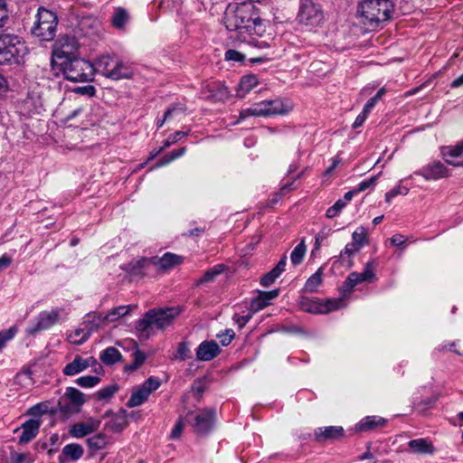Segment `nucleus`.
<instances>
[{
    "label": "nucleus",
    "mask_w": 463,
    "mask_h": 463,
    "mask_svg": "<svg viewBox=\"0 0 463 463\" xmlns=\"http://www.w3.org/2000/svg\"><path fill=\"white\" fill-rule=\"evenodd\" d=\"M115 61L109 55H103L97 60L95 71L100 72L109 79V73L113 67Z\"/></svg>",
    "instance_id": "nucleus-34"
},
{
    "label": "nucleus",
    "mask_w": 463,
    "mask_h": 463,
    "mask_svg": "<svg viewBox=\"0 0 463 463\" xmlns=\"http://www.w3.org/2000/svg\"><path fill=\"white\" fill-rule=\"evenodd\" d=\"M307 247L305 241L302 240L293 250L290 254V260L294 266L299 265L306 254Z\"/></svg>",
    "instance_id": "nucleus-38"
},
{
    "label": "nucleus",
    "mask_w": 463,
    "mask_h": 463,
    "mask_svg": "<svg viewBox=\"0 0 463 463\" xmlns=\"http://www.w3.org/2000/svg\"><path fill=\"white\" fill-rule=\"evenodd\" d=\"M118 385L117 384L106 386L98 391L95 396L98 400L108 401L118 391Z\"/></svg>",
    "instance_id": "nucleus-42"
},
{
    "label": "nucleus",
    "mask_w": 463,
    "mask_h": 463,
    "mask_svg": "<svg viewBox=\"0 0 463 463\" xmlns=\"http://www.w3.org/2000/svg\"><path fill=\"white\" fill-rule=\"evenodd\" d=\"M183 262V257L172 252H166L162 257H152L153 266L157 267L160 270H167Z\"/></svg>",
    "instance_id": "nucleus-19"
},
{
    "label": "nucleus",
    "mask_w": 463,
    "mask_h": 463,
    "mask_svg": "<svg viewBox=\"0 0 463 463\" xmlns=\"http://www.w3.org/2000/svg\"><path fill=\"white\" fill-rule=\"evenodd\" d=\"M244 59H245V55L236 50L229 49L225 52V60L226 61L241 62V61H243Z\"/></svg>",
    "instance_id": "nucleus-56"
},
{
    "label": "nucleus",
    "mask_w": 463,
    "mask_h": 463,
    "mask_svg": "<svg viewBox=\"0 0 463 463\" xmlns=\"http://www.w3.org/2000/svg\"><path fill=\"white\" fill-rule=\"evenodd\" d=\"M352 239L354 245H358L360 248L367 243V234L364 227H359L352 234Z\"/></svg>",
    "instance_id": "nucleus-44"
},
{
    "label": "nucleus",
    "mask_w": 463,
    "mask_h": 463,
    "mask_svg": "<svg viewBox=\"0 0 463 463\" xmlns=\"http://www.w3.org/2000/svg\"><path fill=\"white\" fill-rule=\"evenodd\" d=\"M99 359L106 365H112L122 359L120 352L113 347H107L99 355Z\"/></svg>",
    "instance_id": "nucleus-30"
},
{
    "label": "nucleus",
    "mask_w": 463,
    "mask_h": 463,
    "mask_svg": "<svg viewBox=\"0 0 463 463\" xmlns=\"http://www.w3.org/2000/svg\"><path fill=\"white\" fill-rule=\"evenodd\" d=\"M160 384L161 382L157 378L151 376L143 383L141 387L151 394L153 391H156L160 387Z\"/></svg>",
    "instance_id": "nucleus-48"
},
{
    "label": "nucleus",
    "mask_w": 463,
    "mask_h": 463,
    "mask_svg": "<svg viewBox=\"0 0 463 463\" xmlns=\"http://www.w3.org/2000/svg\"><path fill=\"white\" fill-rule=\"evenodd\" d=\"M344 305L341 298L328 299L326 303H320L307 298H301L299 301L300 308L307 313L325 314L339 309Z\"/></svg>",
    "instance_id": "nucleus-10"
},
{
    "label": "nucleus",
    "mask_w": 463,
    "mask_h": 463,
    "mask_svg": "<svg viewBox=\"0 0 463 463\" xmlns=\"http://www.w3.org/2000/svg\"><path fill=\"white\" fill-rule=\"evenodd\" d=\"M128 425V421H123L119 418H118L117 414L115 415L114 419L109 420L107 423L108 428L113 431V432H119L122 430H124Z\"/></svg>",
    "instance_id": "nucleus-46"
},
{
    "label": "nucleus",
    "mask_w": 463,
    "mask_h": 463,
    "mask_svg": "<svg viewBox=\"0 0 463 463\" xmlns=\"http://www.w3.org/2000/svg\"><path fill=\"white\" fill-rule=\"evenodd\" d=\"M57 25L58 17L56 14L44 7H40L31 28V33L40 41L49 42L54 39Z\"/></svg>",
    "instance_id": "nucleus-5"
},
{
    "label": "nucleus",
    "mask_w": 463,
    "mask_h": 463,
    "mask_svg": "<svg viewBox=\"0 0 463 463\" xmlns=\"http://www.w3.org/2000/svg\"><path fill=\"white\" fill-rule=\"evenodd\" d=\"M221 352L218 344L212 341L202 342L196 349V358L200 361H211Z\"/></svg>",
    "instance_id": "nucleus-17"
},
{
    "label": "nucleus",
    "mask_w": 463,
    "mask_h": 463,
    "mask_svg": "<svg viewBox=\"0 0 463 463\" xmlns=\"http://www.w3.org/2000/svg\"><path fill=\"white\" fill-rule=\"evenodd\" d=\"M177 358L181 361L191 358V352L186 343H180L177 348Z\"/></svg>",
    "instance_id": "nucleus-55"
},
{
    "label": "nucleus",
    "mask_w": 463,
    "mask_h": 463,
    "mask_svg": "<svg viewBox=\"0 0 463 463\" xmlns=\"http://www.w3.org/2000/svg\"><path fill=\"white\" fill-rule=\"evenodd\" d=\"M297 18L301 24L317 27L322 24L324 13L321 5L315 0H300Z\"/></svg>",
    "instance_id": "nucleus-8"
},
{
    "label": "nucleus",
    "mask_w": 463,
    "mask_h": 463,
    "mask_svg": "<svg viewBox=\"0 0 463 463\" xmlns=\"http://www.w3.org/2000/svg\"><path fill=\"white\" fill-rule=\"evenodd\" d=\"M104 317L93 312L86 315L83 320V325L86 328V333L79 340H74L77 345H82L90 336L91 333L98 330L102 322L105 321Z\"/></svg>",
    "instance_id": "nucleus-16"
},
{
    "label": "nucleus",
    "mask_w": 463,
    "mask_h": 463,
    "mask_svg": "<svg viewBox=\"0 0 463 463\" xmlns=\"http://www.w3.org/2000/svg\"><path fill=\"white\" fill-rule=\"evenodd\" d=\"M184 109L182 106H174L172 108H169L165 112L164 118L162 119L157 120V128H160L163 127L164 123L172 118V116L177 112H184Z\"/></svg>",
    "instance_id": "nucleus-47"
},
{
    "label": "nucleus",
    "mask_w": 463,
    "mask_h": 463,
    "mask_svg": "<svg viewBox=\"0 0 463 463\" xmlns=\"http://www.w3.org/2000/svg\"><path fill=\"white\" fill-rule=\"evenodd\" d=\"M279 294V289L271 291H260L257 298L253 299L250 304L251 310L258 311L263 309L270 304V301L276 298Z\"/></svg>",
    "instance_id": "nucleus-23"
},
{
    "label": "nucleus",
    "mask_w": 463,
    "mask_h": 463,
    "mask_svg": "<svg viewBox=\"0 0 463 463\" xmlns=\"http://www.w3.org/2000/svg\"><path fill=\"white\" fill-rule=\"evenodd\" d=\"M148 312L153 313L151 317L152 325L158 329H164L168 326L178 315V312L173 307L150 309Z\"/></svg>",
    "instance_id": "nucleus-14"
},
{
    "label": "nucleus",
    "mask_w": 463,
    "mask_h": 463,
    "mask_svg": "<svg viewBox=\"0 0 463 463\" xmlns=\"http://www.w3.org/2000/svg\"><path fill=\"white\" fill-rule=\"evenodd\" d=\"M442 155L448 164L453 166L463 165V140L454 146H444Z\"/></svg>",
    "instance_id": "nucleus-18"
},
{
    "label": "nucleus",
    "mask_w": 463,
    "mask_h": 463,
    "mask_svg": "<svg viewBox=\"0 0 463 463\" xmlns=\"http://www.w3.org/2000/svg\"><path fill=\"white\" fill-rule=\"evenodd\" d=\"M234 336L235 333L232 329H226L224 333L217 335V337L220 338L221 344L223 346L230 345Z\"/></svg>",
    "instance_id": "nucleus-57"
},
{
    "label": "nucleus",
    "mask_w": 463,
    "mask_h": 463,
    "mask_svg": "<svg viewBox=\"0 0 463 463\" xmlns=\"http://www.w3.org/2000/svg\"><path fill=\"white\" fill-rule=\"evenodd\" d=\"M9 21V14L4 0H0V28Z\"/></svg>",
    "instance_id": "nucleus-60"
},
{
    "label": "nucleus",
    "mask_w": 463,
    "mask_h": 463,
    "mask_svg": "<svg viewBox=\"0 0 463 463\" xmlns=\"http://www.w3.org/2000/svg\"><path fill=\"white\" fill-rule=\"evenodd\" d=\"M206 389V386L203 380L199 379L194 382V383L192 386L193 392L197 395H202Z\"/></svg>",
    "instance_id": "nucleus-63"
},
{
    "label": "nucleus",
    "mask_w": 463,
    "mask_h": 463,
    "mask_svg": "<svg viewBox=\"0 0 463 463\" xmlns=\"http://www.w3.org/2000/svg\"><path fill=\"white\" fill-rule=\"evenodd\" d=\"M27 53L25 42L17 34L0 32V65L18 64Z\"/></svg>",
    "instance_id": "nucleus-3"
},
{
    "label": "nucleus",
    "mask_w": 463,
    "mask_h": 463,
    "mask_svg": "<svg viewBox=\"0 0 463 463\" xmlns=\"http://www.w3.org/2000/svg\"><path fill=\"white\" fill-rule=\"evenodd\" d=\"M258 84L257 77L253 74L245 75L241 79L239 87L237 89L236 96L244 98Z\"/></svg>",
    "instance_id": "nucleus-28"
},
{
    "label": "nucleus",
    "mask_w": 463,
    "mask_h": 463,
    "mask_svg": "<svg viewBox=\"0 0 463 463\" xmlns=\"http://www.w3.org/2000/svg\"><path fill=\"white\" fill-rule=\"evenodd\" d=\"M86 442L90 449L94 452L105 449L108 444V439L105 434L98 433L87 439Z\"/></svg>",
    "instance_id": "nucleus-36"
},
{
    "label": "nucleus",
    "mask_w": 463,
    "mask_h": 463,
    "mask_svg": "<svg viewBox=\"0 0 463 463\" xmlns=\"http://www.w3.org/2000/svg\"><path fill=\"white\" fill-rule=\"evenodd\" d=\"M149 395L150 394L145 389L139 386L132 392L129 400L127 402V406L129 408L140 406L146 401H147Z\"/></svg>",
    "instance_id": "nucleus-31"
},
{
    "label": "nucleus",
    "mask_w": 463,
    "mask_h": 463,
    "mask_svg": "<svg viewBox=\"0 0 463 463\" xmlns=\"http://www.w3.org/2000/svg\"><path fill=\"white\" fill-rule=\"evenodd\" d=\"M279 277V275L278 273H276V271H274L273 269H271L270 271H269L268 273L264 274L261 279H260V284L263 286V287H269L270 286L271 284H273L275 282V280Z\"/></svg>",
    "instance_id": "nucleus-52"
},
{
    "label": "nucleus",
    "mask_w": 463,
    "mask_h": 463,
    "mask_svg": "<svg viewBox=\"0 0 463 463\" xmlns=\"http://www.w3.org/2000/svg\"><path fill=\"white\" fill-rule=\"evenodd\" d=\"M62 396L70 401L79 411L80 407L86 402L84 393L74 387H67Z\"/></svg>",
    "instance_id": "nucleus-27"
},
{
    "label": "nucleus",
    "mask_w": 463,
    "mask_h": 463,
    "mask_svg": "<svg viewBox=\"0 0 463 463\" xmlns=\"http://www.w3.org/2000/svg\"><path fill=\"white\" fill-rule=\"evenodd\" d=\"M186 419L196 434L207 435L214 428L216 410L214 408H204L197 411H191L187 414Z\"/></svg>",
    "instance_id": "nucleus-7"
},
{
    "label": "nucleus",
    "mask_w": 463,
    "mask_h": 463,
    "mask_svg": "<svg viewBox=\"0 0 463 463\" xmlns=\"http://www.w3.org/2000/svg\"><path fill=\"white\" fill-rule=\"evenodd\" d=\"M408 446L417 454H433L435 452L433 444L426 439H411L409 441Z\"/></svg>",
    "instance_id": "nucleus-25"
},
{
    "label": "nucleus",
    "mask_w": 463,
    "mask_h": 463,
    "mask_svg": "<svg viewBox=\"0 0 463 463\" xmlns=\"http://www.w3.org/2000/svg\"><path fill=\"white\" fill-rule=\"evenodd\" d=\"M374 277L373 262H367L363 272H352L348 275L341 289L345 295L351 293L356 285L363 282H371Z\"/></svg>",
    "instance_id": "nucleus-11"
},
{
    "label": "nucleus",
    "mask_w": 463,
    "mask_h": 463,
    "mask_svg": "<svg viewBox=\"0 0 463 463\" xmlns=\"http://www.w3.org/2000/svg\"><path fill=\"white\" fill-rule=\"evenodd\" d=\"M100 382V378L93 375H85L76 379L75 383L82 388H90L96 386Z\"/></svg>",
    "instance_id": "nucleus-43"
},
{
    "label": "nucleus",
    "mask_w": 463,
    "mask_h": 463,
    "mask_svg": "<svg viewBox=\"0 0 463 463\" xmlns=\"http://www.w3.org/2000/svg\"><path fill=\"white\" fill-rule=\"evenodd\" d=\"M152 315V312L147 311L143 318L137 321L136 329L140 332H146L148 328L153 326L151 320Z\"/></svg>",
    "instance_id": "nucleus-45"
},
{
    "label": "nucleus",
    "mask_w": 463,
    "mask_h": 463,
    "mask_svg": "<svg viewBox=\"0 0 463 463\" xmlns=\"http://www.w3.org/2000/svg\"><path fill=\"white\" fill-rule=\"evenodd\" d=\"M73 91L77 94L86 95L88 97H93L95 95L96 90L91 85L77 87L73 90Z\"/></svg>",
    "instance_id": "nucleus-59"
},
{
    "label": "nucleus",
    "mask_w": 463,
    "mask_h": 463,
    "mask_svg": "<svg viewBox=\"0 0 463 463\" xmlns=\"http://www.w3.org/2000/svg\"><path fill=\"white\" fill-rule=\"evenodd\" d=\"M360 250V247L358 245H354V242L348 243L345 250L341 251L340 257L345 258V255L348 257L353 256L354 253H356Z\"/></svg>",
    "instance_id": "nucleus-61"
},
{
    "label": "nucleus",
    "mask_w": 463,
    "mask_h": 463,
    "mask_svg": "<svg viewBox=\"0 0 463 463\" xmlns=\"http://www.w3.org/2000/svg\"><path fill=\"white\" fill-rule=\"evenodd\" d=\"M184 422L181 419H179V420L175 423V427L173 428L172 431H171V439H177L180 438L182 432H183V430H184Z\"/></svg>",
    "instance_id": "nucleus-62"
},
{
    "label": "nucleus",
    "mask_w": 463,
    "mask_h": 463,
    "mask_svg": "<svg viewBox=\"0 0 463 463\" xmlns=\"http://www.w3.org/2000/svg\"><path fill=\"white\" fill-rule=\"evenodd\" d=\"M324 268L320 267L312 276H310L304 286L303 290L307 293H315L323 281Z\"/></svg>",
    "instance_id": "nucleus-29"
},
{
    "label": "nucleus",
    "mask_w": 463,
    "mask_h": 463,
    "mask_svg": "<svg viewBox=\"0 0 463 463\" xmlns=\"http://www.w3.org/2000/svg\"><path fill=\"white\" fill-rule=\"evenodd\" d=\"M287 265V256L284 255L280 260L279 261V263L272 269L274 271H276V273H278L279 275H280L284 270H285V267Z\"/></svg>",
    "instance_id": "nucleus-64"
},
{
    "label": "nucleus",
    "mask_w": 463,
    "mask_h": 463,
    "mask_svg": "<svg viewBox=\"0 0 463 463\" xmlns=\"http://www.w3.org/2000/svg\"><path fill=\"white\" fill-rule=\"evenodd\" d=\"M22 433L19 437L20 444H26L30 442L33 438L36 437L39 428L40 422L36 420H28L22 425Z\"/></svg>",
    "instance_id": "nucleus-22"
},
{
    "label": "nucleus",
    "mask_w": 463,
    "mask_h": 463,
    "mask_svg": "<svg viewBox=\"0 0 463 463\" xmlns=\"http://www.w3.org/2000/svg\"><path fill=\"white\" fill-rule=\"evenodd\" d=\"M290 108L281 99H269L253 104L250 108L241 111L240 118L244 119L249 116L268 117L272 115H283L288 113Z\"/></svg>",
    "instance_id": "nucleus-6"
},
{
    "label": "nucleus",
    "mask_w": 463,
    "mask_h": 463,
    "mask_svg": "<svg viewBox=\"0 0 463 463\" xmlns=\"http://www.w3.org/2000/svg\"><path fill=\"white\" fill-rule=\"evenodd\" d=\"M61 311V309L55 308L51 311L41 312L36 318L35 325L27 328V333L35 335L38 332L49 329L58 322Z\"/></svg>",
    "instance_id": "nucleus-12"
},
{
    "label": "nucleus",
    "mask_w": 463,
    "mask_h": 463,
    "mask_svg": "<svg viewBox=\"0 0 463 463\" xmlns=\"http://www.w3.org/2000/svg\"><path fill=\"white\" fill-rule=\"evenodd\" d=\"M345 202H344L342 199L337 200L333 206L327 209L326 213V217L329 219L335 217L345 206Z\"/></svg>",
    "instance_id": "nucleus-49"
},
{
    "label": "nucleus",
    "mask_w": 463,
    "mask_h": 463,
    "mask_svg": "<svg viewBox=\"0 0 463 463\" xmlns=\"http://www.w3.org/2000/svg\"><path fill=\"white\" fill-rule=\"evenodd\" d=\"M377 179H378V175H374L367 180H364L358 184V186L355 190L358 193H361V192L365 191L366 189L373 188L375 186Z\"/></svg>",
    "instance_id": "nucleus-53"
},
{
    "label": "nucleus",
    "mask_w": 463,
    "mask_h": 463,
    "mask_svg": "<svg viewBox=\"0 0 463 463\" xmlns=\"http://www.w3.org/2000/svg\"><path fill=\"white\" fill-rule=\"evenodd\" d=\"M315 439L317 442L338 439L345 435V430L340 426H328L317 428L315 430Z\"/></svg>",
    "instance_id": "nucleus-20"
},
{
    "label": "nucleus",
    "mask_w": 463,
    "mask_h": 463,
    "mask_svg": "<svg viewBox=\"0 0 463 463\" xmlns=\"http://www.w3.org/2000/svg\"><path fill=\"white\" fill-rule=\"evenodd\" d=\"M60 411L65 416L71 415L80 412L70 401L61 396L57 404V409L53 410L52 412Z\"/></svg>",
    "instance_id": "nucleus-37"
},
{
    "label": "nucleus",
    "mask_w": 463,
    "mask_h": 463,
    "mask_svg": "<svg viewBox=\"0 0 463 463\" xmlns=\"http://www.w3.org/2000/svg\"><path fill=\"white\" fill-rule=\"evenodd\" d=\"M385 419L377 416H367L364 418L356 426L355 429L358 431H369L377 427L383 426L385 424Z\"/></svg>",
    "instance_id": "nucleus-26"
},
{
    "label": "nucleus",
    "mask_w": 463,
    "mask_h": 463,
    "mask_svg": "<svg viewBox=\"0 0 463 463\" xmlns=\"http://www.w3.org/2000/svg\"><path fill=\"white\" fill-rule=\"evenodd\" d=\"M130 308L131 306H119L115 307L104 317V319L108 321H115L128 314Z\"/></svg>",
    "instance_id": "nucleus-41"
},
{
    "label": "nucleus",
    "mask_w": 463,
    "mask_h": 463,
    "mask_svg": "<svg viewBox=\"0 0 463 463\" xmlns=\"http://www.w3.org/2000/svg\"><path fill=\"white\" fill-rule=\"evenodd\" d=\"M188 135V132L184 131H176L174 134L170 135L166 140L164 142L163 148H167L171 145L175 144L177 141H179L182 137H186Z\"/></svg>",
    "instance_id": "nucleus-50"
},
{
    "label": "nucleus",
    "mask_w": 463,
    "mask_h": 463,
    "mask_svg": "<svg viewBox=\"0 0 463 463\" xmlns=\"http://www.w3.org/2000/svg\"><path fill=\"white\" fill-rule=\"evenodd\" d=\"M134 75L133 69L122 61H115V63L109 73V79L119 80L123 79H131Z\"/></svg>",
    "instance_id": "nucleus-21"
},
{
    "label": "nucleus",
    "mask_w": 463,
    "mask_h": 463,
    "mask_svg": "<svg viewBox=\"0 0 463 463\" xmlns=\"http://www.w3.org/2000/svg\"><path fill=\"white\" fill-rule=\"evenodd\" d=\"M78 49V43L73 36H63L55 43L52 52V65L54 68L59 61H66L75 57Z\"/></svg>",
    "instance_id": "nucleus-9"
},
{
    "label": "nucleus",
    "mask_w": 463,
    "mask_h": 463,
    "mask_svg": "<svg viewBox=\"0 0 463 463\" xmlns=\"http://www.w3.org/2000/svg\"><path fill=\"white\" fill-rule=\"evenodd\" d=\"M229 91L227 87L220 85L217 87L216 92L212 95L214 101H224L229 98Z\"/></svg>",
    "instance_id": "nucleus-51"
},
{
    "label": "nucleus",
    "mask_w": 463,
    "mask_h": 463,
    "mask_svg": "<svg viewBox=\"0 0 463 463\" xmlns=\"http://www.w3.org/2000/svg\"><path fill=\"white\" fill-rule=\"evenodd\" d=\"M57 65L62 71L65 79L73 82L92 81L95 74V68L91 62L76 56L59 61Z\"/></svg>",
    "instance_id": "nucleus-4"
},
{
    "label": "nucleus",
    "mask_w": 463,
    "mask_h": 463,
    "mask_svg": "<svg viewBox=\"0 0 463 463\" xmlns=\"http://www.w3.org/2000/svg\"><path fill=\"white\" fill-rule=\"evenodd\" d=\"M222 21L228 31L238 32L241 40L250 44L257 45L252 36H262L266 32L259 9L251 2L229 4Z\"/></svg>",
    "instance_id": "nucleus-1"
},
{
    "label": "nucleus",
    "mask_w": 463,
    "mask_h": 463,
    "mask_svg": "<svg viewBox=\"0 0 463 463\" xmlns=\"http://www.w3.org/2000/svg\"><path fill=\"white\" fill-rule=\"evenodd\" d=\"M11 463H33V460L28 454L13 453L11 455Z\"/></svg>",
    "instance_id": "nucleus-58"
},
{
    "label": "nucleus",
    "mask_w": 463,
    "mask_h": 463,
    "mask_svg": "<svg viewBox=\"0 0 463 463\" xmlns=\"http://www.w3.org/2000/svg\"><path fill=\"white\" fill-rule=\"evenodd\" d=\"M394 5L390 0H364L357 7L362 23L372 28L391 18Z\"/></svg>",
    "instance_id": "nucleus-2"
},
{
    "label": "nucleus",
    "mask_w": 463,
    "mask_h": 463,
    "mask_svg": "<svg viewBox=\"0 0 463 463\" xmlns=\"http://www.w3.org/2000/svg\"><path fill=\"white\" fill-rule=\"evenodd\" d=\"M61 453L67 458L76 461L83 456L84 449L82 446L78 443H70L63 447Z\"/></svg>",
    "instance_id": "nucleus-32"
},
{
    "label": "nucleus",
    "mask_w": 463,
    "mask_h": 463,
    "mask_svg": "<svg viewBox=\"0 0 463 463\" xmlns=\"http://www.w3.org/2000/svg\"><path fill=\"white\" fill-rule=\"evenodd\" d=\"M129 20L128 13L125 8L118 7L111 18L112 25L117 29H122L125 27Z\"/></svg>",
    "instance_id": "nucleus-35"
},
{
    "label": "nucleus",
    "mask_w": 463,
    "mask_h": 463,
    "mask_svg": "<svg viewBox=\"0 0 463 463\" xmlns=\"http://www.w3.org/2000/svg\"><path fill=\"white\" fill-rule=\"evenodd\" d=\"M90 366L89 359H83L80 355L75 356L72 362L63 368V373L68 376L75 375L86 370Z\"/></svg>",
    "instance_id": "nucleus-24"
},
{
    "label": "nucleus",
    "mask_w": 463,
    "mask_h": 463,
    "mask_svg": "<svg viewBox=\"0 0 463 463\" xmlns=\"http://www.w3.org/2000/svg\"><path fill=\"white\" fill-rule=\"evenodd\" d=\"M224 269H225V265H223V264H218V265H215L214 267L207 269L204 272V274L203 275V277L200 278L196 281V286H199V285H202L204 283L213 282L218 275L222 274L224 271Z\"/></svg>",
    "instance_id": "nucleus-33"
},
{
    "label": "nucleus",
    "mask_w": 463,
    "mask_h": 463,
    "mask_svg": "<svg viewBox=\"0 0 463 463\" xmlns=\"http://www.w3.org/2000/svg\"><path fill=\"white\" fill-rule=\"evenodd\" d=\"M416 175H421L425 180H438L449 175V169L440 161H432L420 170L414 172Z\"/></svg>",
    "instance_id": "nucleus-13"
},
{
    "label": "nucleus",
    "mask_w": 463,
    "mask_h": 463,
    "mask_svg": "<svg viewBox=\"0 0 463 463\" xmlns=\"http://www.w3.org/2000/svg\"><path fill=\"white\" fill-rule=\"evenodd\" d=\"M152 264L151 258H142L137 260H134L128 263V269L134 274H139L143 269H147Z\"/></svg>",
    "instance_id": "nucleus-39"
},
{
    "label": "nucleus",
    "mask_w": 463,
    "mask_h": 463,
    "mask_svg": "<svg viewBox=\"0 0 463 463\" xmlns=\"http://www.w3.org/2000/svg\"><path fill=\"white\" fill-rule=\"evenodd\" d=\"M16 333L13 327L0 332V350L5 345L6 342L11 340Z\"/></svg>",
    "instance_id": "nucleus-54"
},
{
    "label": "nucleus",
    "mask_w": 463,
    "mask_h": 463,
    "mask_svg": "<svg viewBox=\"0 0 463 463\" xmlns=\"http://www.w3.org/2000/svg\"><path fill=\"white\" fill-rule=\"evenodd\" d=\"M99 426V420L90 418L86 422H78L73 424L71 427L69 433L71 437L80 439L97 431Z\"/></svg>",
    "instance_id": "nucleus-15"
},
{
    "label": "nucleus",
    "mask_w": 463,
    "mask_h": 463,
    "mask_svg": "<svg viewBox=\"0 0 463 463\" xmlns=\"http://www.w3.org/2000/svg\"><path fill=\"white\" fill-rule=\"evenodd\" d=\"M132 356H133V362L125 366L126 372L136 371L138 367H140L144 364V362L146 361V354L138 349L136 350L132 354Z\"/></svg>",
    "instance_id": "nucleus-40"
}]
</instances>
